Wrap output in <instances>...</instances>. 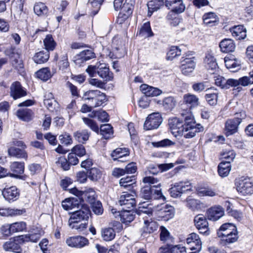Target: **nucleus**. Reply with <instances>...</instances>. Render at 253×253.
Segmentation results:
<instances>
[{"label": "nucleus", "instance_id": "obj_1", "mask_svg": "<svg viewBox=\"0 0 253 253\" xmlns=\"http://www.w3.org/2000/svg\"><path fill=\"white\" fill-rule=\"evenodd\" d=\"M169 125L172 129L182 127L183 135L186 138H191L195 136L196 133L202 132L204 127L200 124H196L193 116L188 114L183 119L177 117L169 119Z\"/></svg>", "mask_w": 253, "mask_h": 253}, {"label": "nucleus", "instance_id": "obj_2", "mask_svg": "<svg viewBox=\"0 0 253 253\" xmlns=\"http://www.w3.org/2000/svg\"><path fill=\"white\" fill-rule=\"evenodd\" d=\"M90 211L88 207L82 205V208L73 212L68 221L69 226L78 232H83L87 227Z\"/></svg>", "mask_w": 253, "mask_h": 253}, {"label": "nucleus", "instance_id": "obj_3", "mask_svg": "<svg viewBox=\"0 0 253 253\" xmlns=\"http://www.w3.org/2000/svg\"><path fill=\"white\" fill-rule=\"evenodd\" d=\"M86 72L91 77H96L97 74L105 83L113 79V73L110 72L108 66L104 63H97L94 66L89 65L86 69Z\"/></svg>", "mask_w": 253, "mask_h": 253}, {"label": "nucleus", "instance_id": "obj_4", "mask_svg": "<svg viewBox=\"0 0 253 253\" xmlns=\"http://www.w3.org/2000/svg\"><path fill=\"white\" fill-rule=\"evenodd\" d=\"M217 234L219 237L222 238V240L228 243H233L237 240V229L235 225L232 223L222 224Z\"/></svg>", "mask_w": 253, "mask_h": 253}, {"label": "nucleus", "instance_id": "obj_5", "mask_svg": "<svg viewBox=\"0 0 253 253\" xmlns=\"http://www.w3.org/2000/svg\"><path fill=\"white\" fill-rule=\"evenodd\" d=\"M236 154L232 151L224 152L221 154L223 160L218 164L217 172L218 175L223 178L227 176L231 169L230 162L235 158Z\"/></svg>", "mask_w": 253, "mask_h": 253}, {"label": "nucleus", "instance_id": "obj_6", "mask_svg": "<svg viewBox=\"0 0 253 253\" xmlns=\"http://www.w3.org/2000/svg\"><path fill=\"white\" fill-rule=\"evenodd\" d=\"M83 99L92 107H97L106 101V96L99 90H90L84 94Z\"/></svg>", "mask_w": 253, "mask_h": 253}, {"label": "nucleus", "instance_id": "obj_7", "mask_svg": "<svg viewBox=\"0 0 253 253\" xmlns=\"http://www.w3.org/2000/svg\"><path fill=\"white\" fill-rule=\"evenodd\" d=\"M140 196L141 197L146 200L152 199H165L161 188L156 186L149 187L145 186L140 191Z\"/></svg>", "mask_w": 253, "mask_h": 253}, {"label": "nucleus", "instance_id": "obj_8", "mask_svg": "<svg viewBox=\"0 0 253 253\" xmlns=\"http://www.w3.org/2000/svg\"><path fill=\"white\" fill-rule=\"evenodd\" d=\"M196 66L195 57L190 53L183 54L181 60L180 69L182 73L185 75H188L192 73Z\"/></svg>", "mask_w": 253, "mask_h": 253}, {"label": "nucleus", "instance_id": "obj_9", "mask_svg": "<svg viewBox=\"0 0 253 253\" xmlns=\"http://www.w3.org/2000/svg\"><path fill=\"white\" fill-rule=\"evenodd\" d=\"M194 225L199 233L205 236H208L210 234L207 217L203 214H198L194 219Z\"/></svg>", "mask_w": 253, "mask_h": 253}, {"label": "nucleus", "instance_id": "obj_10", "mask_svg": "<svg viewBox=\"0 0 253 253\" xmlns=\"http://www.w3.org/2000/svg\"><path fill=\"white\" fill-rule=\"evenodd\" d=\"M253 193V183L249 178L241 177L238 181V194L241 196L251 195Z\"/></svg>", "mask_w": 253, "mask_h": 253}, {"label": "nucleus", "instance_id": "obj_11", "mask_svg": "<svg viewBox=\"0 0 253 253\" xmlns=\"http://www.w3.org/2000/svg\"><path fill=\"white\" fill-rule=\"evenodd\" d=\"M163 119L159 113H154L149 115L144 123V128L146 130L156 129L162 123Z\"/></svg>", "mask_w": 253, "mask_h": 253}, {"label": "nucleus", "instance_id": "obj_12", "mask_svg": "<svg viewBox=\"0 0 253 253\" xmlns=\"http://www.w3.org/2000/svg\"><path fill=\"white\" fill-rule=\"evenodd\" d=\"M190 190L191 185L189 181H180L174 183L169 191L171 197L177 198L180 196L183 193Z\"/></svg>", "mask_w": 253, "mask_h": 253}, {"label": "nucleus", "instance_id": "obj_13", "mask_svg": "<svg viewBox=\"0 0 253 253\" xmlns=\"http://www.w3.org/2000/svg\"><path fill=\"white\" fill-rule=\"evenodd\" d=\"M119 203L122 207V210H128L134 207L136 201L134 195L124 192L120 197Z\"/></svg>", "mask_w": 253, "mask_h": 253}, {"label": "nucleus", "instance_id": "obj_14", "mask_svg": "<svg viewBox=\"0 0 253 253\" xmlns=\"http://www.w3.org/2000/svg\"><path fill=\"white\" fill-rule=\"evenodd\" d=\"M66 243L70 247L78 249L82 248L89 244L88 240L84 237L76 236L68 238Z\"/></svg>", "mask_w": 253, "mask_h": 253}, {"label": "nucleus", "instance_id": "obj_15", "mask_svg": "<svg viewBox=\"0 0 253 253\" xmlns=\"http://www.w3.org/2000/svg\"><path fill=\"white\" fill-rule=\"evenodd\" d=\"M186 243L189 246L191 250L199 252L202 249V242L199 236L195 233H192L188 235L186 239Z\"/></svg>", "mask_w": 253, "mask_h": 253}, {"label": "nucleus", "instance_id": "obj_16", "mask_svg": "<svg viewBox=\"0 0 253 253\" xmlns=\"http://www.w3.org/2000/svg\"><path fill=\"white\" fill-rule=\"evenodd\" d=\"M166 6L177 13H182L185 10V5L183 0H165Z\"/></svg>", "mask_w": 253, "mask_h": 253}, {"label": "nucleus", "instance_id": "obj_17", "mask_svg": "<svg viewBox=\"0 0 253 253\" xmlns=\"http://www.w3.org/2000/svg\"><path fill=\"white\" fill-rule=\"evenodd\" d=\"M4 199L9 203L16 201L19 197V191L16 186L5 188L2 192Z\"/></svg>", "mask_w": 253, "mask_h": 253}, {"label": "nucleus", "instance_id": "obj_18", "mask_svg": "<svg viewBox=\"0 0 253 253\" xmlns=\"http://www.w3.org/2000/svg\"><path fill=\"white\" fill-rule=\"evenodd\" d=\"M10 94L14 99L20 98L26 95V91L24 89L20 82H13L10 87Z\"/></svg>", "mask_w": 253, "mask_h": 253}, {"label": "nucleus", "instance_id": "obj_19", "mask_svg": "<svg viewBox=\"0 0 253 253\" xmlns=\"http://www.w3.org/2000/svg\"><path fill=\"white\" fill-rule=\"evenodd\" d=\"M173 167V164H161L158 166H156L154 164H150L147 167V171L146 174H152L153 175L157 174L159 172H163L167 171Z\"/></svg>", "mask_w": 253, "mask_h": 253}, {"label": "nucleus", "instance_id": "obj_20", "mask_svg": "<svg viewBox=\"0 0 253 253\" xmlns=\"http://www.w3.org/2000/svg\"><path fill=\"white\" fill-rule=\"evenodd\" d=\"M206 214L209 220L216 221L223 216L224 211L221 207L215 206L208 210Z\"/></svg>", "mask_w": 253, "mask_h": 253}, {"label": "nucleus", "instance_id": "obj_21", "mask_svg": "<svg viewBox=\"0 0 253 253\" xmlns=\"http://www.w3.org/2000/svg\"><path fill=\"white\" fill-rule=\"evenodd\" d=\"M10 169L13 172L17 173H10L9 175L11 177L22 179L25 177L24 175L18 174H22L24 171V163L18 162H13L10 165Z\"/></svg>", "mask_w": 253, "mask_h": 253}, {"label": "nucleus", "instance_id": "obj_22", "mask_svg": "<svg viewBox=\"0 0 253 253\" xmlns=\"http://www.w3.org/2000/svg\"><path fill=\"white\" fill-rule=\"evenodd\" d=\"M204 63L206 68L211 74H214L218 69L216 59L211 55L206 56Z\"/></svg>", "mask_w": 253, "mask_h": 253}, {"label": "nucleus", "instance_id": "obj_23", "mask_svg": "<svg viewBox=\"0 0 253 253\" xmlns=\"http://www.w3.org/2000/svg\"><path fill=\"white\" fill-rule=\"evenodd\" d=\"M95 56L94 53L91 50H84L77 55L75 62L77 64H81L94 58Z\"/></svg>", "mask_w": 253, "mask_h": 253}, {"label": "nucleus", "instance_id": "obj_24", "mask_svg": "<svg viewBox=\"0 0 253 253\" xmlns=\"http://www.w3.org/2000/svg\"><path fill=\"white\" fill-rule=\"evenodd\" d=\"M220 50L222 52L228 53L233 52L236 48L234 42L230 39H224L222 40L219 44Z\"/></svg>", "mask_w": 253, "mask_h": 253}, {"label": "nucleus", "instance_id": "obj_25", "mask_svg": "<svg viewBox=\"0 0 253 253\" xmlns=\"http://www.w3.org/2000/svg\"><path fill=\"white\" fill-rule=\"evenodd\" d=\"M159 213L164 220H169L174 216V208L171 206L163 205L159 210Z\"/></svg>", "mask_w": 253, "mask_h": 253}, {"label": "nucleus", "instance_id": "obj_26", "mask_svg": "<svg viewBox=\"0 0 253 253\" xmlns=\"http://www.w3.org/2000/svg\"><path fill=\"white\" fill-rule=\"evenodd\" d=\"M237 131V119H228L225 124L224 133L226 136L232 135Z\"/></svg>", "mask_w": 253, "mask_h": 253}, {"label": "nucleus", "instance_id": "obj_27", "mask_svg": "<svg viewBox=\"0 0 253 253\" xmlns=\"http://www.w3.org/2000/svg\"><path fill=\"white\" fill-rule=\"evenodd\" d=\"M141 92L146 96H156L160 95L162 91L156 87L143 84L140 86Z\"/></svg>", "mask_w": 253, "mask_h": 253}, {"label": "nucleus", "instance_id": "obj_28", "mask_svg": "<svg viewBox=\"0 0 253 253\" xmlns=\"http://www.w3.org/2000/svg\"><path fill=\"white\" fill-rule=\"evenodd\" d=\"M183 101L190 109L195 108L199 104V98L196 95L190 93L184 95Z\"/></svg>", "mask_w": 253, "mask_h": 253}, {"label": "nucleus", "instance_id": "obj_29", "mask_svg": "<svg viewBox=\"0 0 253 253\" xmlns=\"http://www.w3.org/2000/svg\"><path fill=\"white\" fill-rule=\"evenodd\" d=\"M224 60L225 66L227 69L232 72H236L237 71L236 68L237 63L235 55L229 54L225 57Z\"/></svg>", "mask_w": 253, "mask_h": 253}, {"label": "nucleus", "instance_id": "obj_30", "mask_svg": "<svg viewBox=\"0 0 253 253\" xmlns=\"http://www.w3.org/2000/svg\"><path fill=\"white\" fill-rule=\"evenodd\" d=\"M165 4V2L162 0H152L150 1L148 4V16H151L154 11H157Z\"/></svg>", "mask_w": 253, "mask_h": 253}, {"label": "nucleus", "instance_id": "obj_31", "mask_svg": "<svg viewBox=\"0 0 253 253\" xmlns=\"http://www.w3.org/2000/svg\"><path fill=\"white\" fill-rule=\"evenodd\" d=\"M49 58V52L45 50L36 53L33 59L37 64H42L46 62Z\"/></svg>", "mask_w": 253, "mask_h": 253}, {"label": "nucleus", "instance_id": "obj_32", "mask_svg": "<svg viewBox=\"0 0 253 253\" xmlns=\"http://www.w3.org/2000/svg\"><path fill=\"white\" fill-rule=\"evenodd\" d=\"M25 212L24 210L11 208L0 209V215L3 216H15L22 214Z\"/></svg>", "mask_w": 253, "mask_h": 253}, {"label": "nucleus", "instance_id": "obj_33", "mask_svg": "<svg viewBox=\"0 0 253 253\" xmlns=\"http://www.w3.org/2000/svg\"><path fill=\"white\" fill-rule=\"evenodd\" d=\"M41 235L39 233L29 234L23 235L16 237L19 243H22L25 242H37L40 238Z\"/></svg>", "mask_w": 253, "mask_h": 253}, {"label": "nucleus", "instance_id": "obj_34", "mask_svg": "<svg viewBox=\"0 0 253 253\" xmlns=\"http://www.w3.org/2000/svg\"><path fill=\"white\" fill-rule=\"evenodd\" d=\"M129 154V151L126 148H118L114 150L111 153V157L114 161H117L119 159H123Z\"/></svg>", "mask_w": 253, "mask_h": 253}, {"label": "nucleus", "instance_id": "obj_35", "mask_svg": "<svg viewBox=\"0 0 253 253\" xmlns=\"http://www.w3.org/2000/svg\"><path fill=\"white\" fill-rule=\"evenodd\" d=\"M203 19L204 24L209 26H213L218 23V18L213 12L205 14Z\"/></svg>", "mask_w": 253, "mask_h": 253}, {"label": "nucleus", "instance_id": "obj_36", "mask_svg": "<svg viewBox=\"0 0 253 253\" xmlns=\"http://www.w3.org/2000/svg\"><path fill=\"white\" fill-rule=\"evenodd\" d=\"M16 241H18L15 237L14 241L10 240L5 242L3 245L4 250L6 251L19 253L21 249L19 244L15 242Z\"/></svg>", "mask_w": 253, "mask_h": 253}, {"label": "nucleus", "instance_id": "obj_37", "mask_svg": "<svg viewBox=\"0 0 253 253\" xmlns=\"http://www.w3.org/2000/svg\"><path fill=\"white\" fill-rule=\"evenodd\" d=\"M90 133L87 129L79 130L74 133V137L80 143H85L88 140Z\"/></svg>", "mask_w": 253, "mask_h": 253}, {"label": "nucleus", "instance_id": "obj_38", "mask_svg": "<svg viewBox=\"0 0 253 253\" xmlns=\"http://www.w3.org/2000/svg\"><path fill=\"white\" fill-rule=\"evenodd\" d=\"M137 35L144 38L152 37L153 33L152 31L150 22H147L144 23L139 31L137 32Z\"/></svg>", "mask_w": 253, "mask_h": 253}, {"label": "nucleus", "instance_id": "obj_39", "mask_svg": "<svg viewBox=\"0 0 253 253\" xmlns=\"http://www.w3.org/2000/svg\"><path fill=\"white\" fill-rule=\"evenodd\" d=\"M86 201L90 204L96 201V193L92 188L84 191L81 202Z\"/></svg>", "mask_w": 253, "mask_h": 253}, {"label": "nucleus", "instance_id": "obj_40", "mask_svg": "<svg viewBox=\"0 0 253 253\" xmlns=\"http://www.w3.org/2000/svg\"><path fill=\"white\" fill-rule=\"evenodd\" d=\"M17 116L20 120L29 122L32 120L33 113L31 110L27 108L19 109L17 111Z\"/></svg>", "mask_w": 253, "mask_h": 253}, {"label": "nucleus", "instance_id": "obj_41", "mask_svg": "<svg viewBox=\"0 0 253 253\" xmlns=\"http://www.w3.org/2000/svg\"><path fill=\"white\" fill-rule=\"evenodd\" d=\"M158 103L162 104L166 110L170 111L175 107L176 101L173 97L169 96L158 101Z\"/></svg>", "mask_w": 253, "mask_h": 253}, {"label": "nucleus", "instance_id": "obj_42", "mask_svg": "<svg viewBox=\"0 0 253 253\" xmlns=\"http://www.w3.org/2000/svg\"><path fill=\"white\" fill-rule=\"evenodd\" d=\"M136 183L134 176H126L122 178L120 180V185L122 187L130 190L133 188V185Z\"/></svg>", "mask_w": 253, "mask_h": 253}, {"label": "nucleus", "instance_id": "obj_43", "mask_svg": "<svg viewBox=\"0 0 253 253\" xmlns=\"http://www.w3.org/2000/svg\"><path fill=\"white\" fill-rule=\"evenodd\" d=\"M122 211L120 215L122 223L127 224L133 220L135 215L131 212V210Z\"/></svg>", "mask_w": 253, "mask_h": 253}, {"label": "nucleus", "instance_id": "obj_44", "mask_svg": "<svg viewBox=\"0 0 253 253\" xmlns=\"http://www.w3.org/2000/svg\"><path fill=\"white\" fill-rule=\"evenodd\" d=\"M79 201L77 198L66 199L62 202L63 208L66 211L72 210L77 206L79 208Z\"/></svg>", "mask_w": 253, "mask_h": 253}, {"label": "nucleus", "instance_id": "obj_45", "mask_svg": "<svg viewBox=\"0 0 253 253\" xmlns=\"http://www.w3.org/2000/svg\"><path fill=\"white\" fill-rule=\"evenodd\" d=\"M101 236L105 241H110L116 236V231L113 228H105L101 231Z\"/></svg>", "mask_w": 253, "mask_h": 253}, {"label": "nucleus", "instance_id": "obj_46", "mask_svg": "<svg viewBox=\"0 0 253 253\" xmlns=\"http://www.w3.org/2000/svg\"><path fill=\"white\" fill-rule=\"evenodd\" d=\"M100 129L101 135L106 139L110 138L113 133V127L109 124L102 125Z\"/></svg>", "mask_w": 253, "mask_h": 253}, {"label": "nucleus", "instance_id": "obj_47", "mask_svg": "<svg viewBox=\"0 0 253 253\" xmlns=\"http://www.w3.org/2000/svg\"><path fill=\"white\" fill-rule=\"evenodd\" d=\"M43 44L45 50L48 52L49 51H53L56 46V43L54 40L52 36L50 34L46 35L43 40Z\"/></svg>", "mask_w": 253, "mask_h": 253}, {"label": "nucleus", "instance_id": "obj_48", "mask_svg": "<svg viewBox=\"0 0 253 253\" xmlns=\"http://www.w3.org/2000/svg\"><path fill=\"white\" fill-rule=\"evenodd\" d=\"M8 152L10 156L18 158H26L27 157V153L24 150L15 147H10L8 149Z\"/></svg>", "mask_w": 253, "mask_h": 253}, {"label": "nucleus", "instance_id": "obj_49", "mask_svg": "<svg viewBox=\"0 0 253 253\" xmlns=\"http://www.w3.org/2000/svg\"><path fill=\"white\" fill-rule=\"evenodd\" d=\"M181 54V49L177 46H172L170 47L167 54V59L172 60L175 57L179 56Z\"/></svg>", "mask_w": 253, "mask_h": 253}, {"label": "nucleus", "instance_id": "obj_50", "mask_svg": "<svg viewBox=\"0 0 253 253\" xmlns=\"http://www.w3.org/2000/svg\"><path fill=\"white\" fill-rule=\"evenodd\" d=\"M36 77L40 80L46 81L51 77V73L48 68H44L36 73Z\"/></svg>", "mask_w": 253, "mask_h": 253}, {"label": "nucleus", "instance_id": "obj_51", "mask_svg": "<svg viewBox=\"0 0 253 253\" xmlns=\"http://www.w3.org/2000/svg\"><path fill=\"white\" fill-rule=\"evenodd\" d=\"M145 225L143 227L144 232L151 233L156 231L158 228V225L156 221H145Z\"/></svg>", "mask_w": 253, "mask_h": 253}, {"label": "nucleus", "instance_id": "obj_52", "mask_svg": "<svg viewBox=\"0 0 253 253\" xmlns=\"http://www.w3.org/2000/svg\"><path fill=\"white\" fill-rule=\"evenodd\" d=\"M34 10L37 15L40 16L46 15L48 12V8L44 3L39 2L35 5Z\"/></svg>", "mask_w": 253, "mask_h": 253}, {"label": "nucleus", "instance_id": "obj_53", "mask_svg": "<svg viewBox=\"0 0 253 253\" xmlns=\"http://www.w3.org/2000/svg\"><path fill=\"white\" fill-rule=\"evenodd\" d=\"M142 181L144 183L150 185V187L156 186L157 188L158 187L161 188V183L157 178L150 176H145L143 178Z\"/></svg>", "mask_w": 253, "mask_h": 253}, {"label": "nucleus", "instance_id": "obj_54", "mask_svg": "<svg viewBox=\"0 0 253 253\" xmlns=\"http://www.w3.org/2000/svg\"><path fill=\"white\" fill-rule=\"evenodd\" d=\"M10 225L12 234L23 231L26 229V223L23 221L16 222L10 224Z\"/></svg>", "mask_w": 253, "mask_h": 253}, {"label": "nucleus", "instance_id": "obj_55", "mask_svg": "<svg viewBox=\"0 0 253 253\" xmlns=\"http://www.w3.org/2000/svg\"><path fill=\"white\" fill-rule=\"evenodd\" d=\"M88 177L92 181H97L101 178V172L97 168H92L87 172Z\"/></svg>", "mask_w": 253, "mask_h": 253}, {"label": "nucleus", "instance_id": "obj_56", "mask_svg": "<svg viewBox=\"0 0 253 253\" xmlns=\"http://www.w3.org/2000/svg\"><path fill=\"white\" fill-rule=\"evenodd\" d=\"M58 66L60 70L64 71L69 66L67 54L66 52L63 53L58 62Z\"/></svg>", "mask_w": 253, "mask_h": 253}, {"label": "nucleus", "instance_id": "obj_57", "mask_svg": "<svg viewBox=\"0 0 253 253\" xmlns=\"http://www.w3.org/2000/svg\"><path fill=\"white\" fill-rule=\"evenodd\" d=\"M82 120L84 124L89 127L91 130L94 132H98L99 130V127L95 121L89 118L85 117L82 118Z\"/></svg>", "mask_w": 253, "mask_h": 253}, {"label": "nucleus", "instance_id": "obj_58", "mask_svg": "<svg viewBox=\"0 0 253 253\" xmlns=\"http://www.w3.org/2000/svg\"><path fill=\"white\" fill-rule=\"evenodd\" d=\"M205 99L208 104L211 106L216 104L217 101V93H210L205 95Z\"/></svg>", "mask_w": 253, "mask_h": 253}, {"label": "nucleus", "instance_id": "obj_59", "mask_svg": "<svg viewBox=\"0 0 253 253\" xmlns=\"http://www.w3.org/2000/svg\"><path fill=\"white\" fill-rule=\"evenodd\" d=\"M92 211L98 215L101 214L103 213V209L101 203L99 201H95L90 204Z\"/></svg>", "mask_w": 253, "mask_h": 253}, {"label": "nucleus", "instance_id": "obj_60", "mask_svg": "<svg viewBox=\"0 0 253 253\" xmlns=\"http://www.w3.org/2000/svg\"><path fill=\"white\" fill-rule=\"evenodd\" d=\"M56 163L57 165H60L64 170H68L70 168V165L65 157H61L59 158L58 161L56 162Z\"/></svg>", "mask_w": 253, "mask_h": 253}, {"label": "nucleus", "instance_id": "obj_61", "mask_svg": "<svg viewBox=\"0 0 253 253\" xmlns=\"http://www.w3.org/2000/svg\"><path fill=\"white\" fill-rule=\"evenodd\" d=\"M198 195L199 196H210L213 197L216 195V193L211 189L207 188H201L197 191Z\"/></svg>", "mask_w": 253, "mask_h": 253}, {"label": "nucleus", "instance_id": "obj_62", "mask_svg": "<svg viewBox=\"0 0 253 253\" xmlns=\"http://www.w3.org/2000/svg\"><path fill=\"white\" fill-rule=\"evenodd\" d=\"M44 104L48 110L53 112L57 105V103L54 99H44Z\"/></svg>", "mask_w": 253, "mask_h": 253}, {"label": "nucleus", "instance_id": "obj_63", "mask_svg": "<svg viewBox=\"0 0 253 253\" xmlns=\"http://www.w3.org/2000/svg\"><path fill=\"white\" fill-rule=\"evenodd\" d=\"M60 143L65 145H68L72 143L71 136L68 133L61 134L59 136Z\"/></svg>", "mask_w": 253, "mask_h": 253}, {"label": "nucleus", "instance_id": "obj_64", "mask_svg": "<svg viewBox=\"0 0 253 253\" xmlns=\"http://www.w3.org/2000/svg\"><path fill=\"white\" fill-rule=\"evenodd\" d=\"M72 152L76 154V155L79 157L83 156L85 154V149L84 147L81 144L75 146L72 149Z\"/></svg>", "mask_w": 253, "mask_h": 253}]
</instances>
